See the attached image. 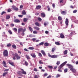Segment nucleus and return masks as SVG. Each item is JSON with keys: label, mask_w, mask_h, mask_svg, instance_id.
<instances>
[{"label": "nucleus", "mask_w": 78, "mask_h": 78, "mask_svg": "<svg viewBox=\"0 0 78 78\" xmlns=\"http://www.w3.org/2000/svg\"><path fill=\"white\" fill-rule=\"evenodd\" d=\"M44 46H46V47H48V46H49V43L47 42H46L44 44Z\"/></svg>", "instance_id": "19"}, {"label": "nucleus", "mask_w": 78, "mask_h": 78, "mask_svg": "<svg viewBox=\"0 0 78 78\" xmlns=\"http://www.w3.org/2000/svg\"><path fill=\"white\" fill-rule=\"evenodd\" d=\"M6 12L5 11H3L1 13V15H3V14H6Z\"/></svg>", "instance_id": "43"}, {"label": "nucleus", "mask_w": 78, "mask_h": 78, "mask_svg": "<svg viewBox=\"0 0 78 78\" xmlns=\"http://www.w3.org/2000/svg\"><path fill=\"white\" fill-rule=\"evenodd\" d=\"M26 56L27 59H28V60L29 59H30V56H29V55H26Z\"/></svg>", "instance_id": "25"}, {"label": "nucleus", "mask_w": 78, "mask_h": 78, "mask_svg": "<svg viewBox=\"0 0 78 78\" xmlns=\"http://www.w3.org/2000/svg\"><path fill=\"white\" fill-rule=\"evenodd\" d=\"M21 70L22 71L21 73L22 74H23V75H26L27 74V73L26 72L24 71V70L23 69H21Z\"/></svg>", "instance_id": "6"}, {"label": "nucleus", "mask_w": 78, "mask_h": 78, "mask_svg": "<svg viewBox=\"0 0 78 78\" xmlns=\"http://www.w3.org/2000/svg\"><path fill=\"white\" fill-rule=\"evenodd\" d=\"M61 13L62 15H65L66 14V11H62Z\"/></svg>", "instance_id": "21"}, {"label": "nucleus", "mask_w": 78, "mask_h": 78, "mask_svg": "<svg viewBox=\"0 0 78 78\" xmlns=\"http://www.w3.org/2000/svg\"><path fill=\"white\" fill-rule=\"evenodd\" d=\"M34 28L35 30H37V31H39V30H40V28H39L37 27H36V26L34 27Z\"/></svg>", "instance_id": "13"}, {"label": "nucleus", "mask_w": 78, "mask_h": 78, "mask_svg": "<svg viewBox=\"0 0 78 78\" xmlns=\"http://www.w3.org/2000/svg\"><path fill=\"white\" fill-rule=\"evenodd\" d=\"M60 37L61 39H63V38H64L65 36H64L63 33H61L60 35Z\"/></svg>", "instance_id": "4"}, {"label": "nucleus", "mask_w": 78, "mask_h": 78, "mask_svg": "<svg viewBox=\"0 0 78 78\" xmlns=\"http://www.w3.org/2000/svg\"><path fill=\"white\" fill-rule=\"evenodd\" d=\"M35 25L36 26H37V27H40V24L38 22H35Z\"/></svg>", "instance_id": "18"}, {"label": "nucleus", "mask_w": 78, "mask_h": 78, "mask_svg": "<svg viewBox=\"0 0 78 78\" xmlns=\"http://www.w3.org/2000/svg\"><path fill=\"white\" fill-rule=\"evenodd\" d=\"M51 78V75H49L47 77V78Z\"/></svg>", "instance_id": "61"}, {"label": "nucleus", "mask_w": 78, "mask_h": 78, "mask_svg": "<svg viewBox=\"0 0 78 78\" xmlns=\"http://www.w3.org/2000/svg\"><path fill=\"white\" fill-rule=\"evenodd\" d=\"M34 78H38L37 75H35V76H34Z\"/></svg>", "instance_id": "51"}, {"label": "nucleus", "mask_w": 78, "mask_h": 78, "mask_svg": "<svg viewBox=\"0 0 78 78\" xmlns=\"http://www.w3.org/2000/svg\"><path fill=\"white\" fill-rule=\"evenodd\" d=\"M23 5H21L20 6V8L21 10H22V9H23Z\"/></svg>", "instance_id": "41"}, {"label": "nucleus", "mask_w": 78, "mask_h": 78, "mask_svg": "<svg viewBox=\"0 0 78 78\" xmlns=\"http://www.w3.org/2000/svg\"><path fill=\"white\" fill-rule=\"evenodd\" d=\"M10 18V16L9 15H7L6 16V19H9Z\"/></svg>", "instance_id": "38"}, {"label": "nucleus", "mask_w": 78, "mask_h": 78, "mask_svg": "<svg viewBox=\"0 0 78 78\" xmlns=\"http://www.w3.org/2000/svg\"><path fill=\"white\" fill-rule=\"evenodd\" d=\"M55 44L57 45H61V44L58 42H55Z\"/></svg>", "instance_id": "28"}, {"label": "nucleus", "mask_w": 78, "mask_h": 78, "mask_svg": "<svg viewBox=\"0 0 78 78\" xmlns=\"http://www.w3.org/2000/svg\"><path fill=\"white\" fill-rule=\"evenodd\" d=\"M44 42H41V43H40L39 44V45H44Z\"/></svg>", "instance_id": "37"}, {"label": "nucleus", "mask_w": 78, "mask_h": 78, "mask_svg": "<svg viewBox=\"0 0 78 78\" xmlns=\"http://www.w3.org/2000/svg\"><path fill=\"white\" fill-rule=\"evenodd\" d=\"M24 51H29L28 50V49H27V48H25L24 49Z\"/></svg>", "instance_id": "49"}, {"label": "nucleus", "mask_w": 78, "mask_h": 78, "mask_svg": "<svg viewBox=\"0 0 78 78\" xmlns=\"http://www.w3.org/2000/svg\"><path fill=\"white\" fill-rule=\"evenodd\" d=\"M29 29L31 31V32H33V29L31 28V27H29Z\"/></svg>", "instance_id": "30"}, {"label": "nucleus", "mask_w": 78, "mask_h": 78, "mask_svg": "<svg viewBox=\"0 0 78 78\" xmlns=\"http://www.w3.org/2000/svg\"><path fill=\"white\" fill-rule=\"evenodd\" d=\"M39 64H42V60H40L39 61Z\"/></svg>", "instance_id": "63"}, {"label": "nucleus", "mask_w": 78, "mask_h": 78, "mask_svg": "<svg viewBox=\"0 0 78 78\" xmlns=\"http://www.w3.org/2000/svg\"><path fill=\"white\" fill-rule=\"evenodd\" d=\"M61 76V75H60L59 74H57V75L56 76V78H58L59 77H60Z\"/></svg>", "instance_id": "40"}, {"label": "nucleus", "mask_w": 78, "mask_h": 78, "mask_svg": "<svg viewBox=\"0 0 78 78\" xmlns=\"http://www.w3.org/2000/svg\"><path fill=\"white\" fill-rule=\"evenodd\" d=\"M13 9L14 10H15L16 11H17L18 10V8L16 7L15 6H14L13 7Z\"/></svg>", "instance_id": "23"}, {"label": "nucleus", "mask_w": 78, "mask_h": 78, "mask_svg": "<svg viewBox=\"0 0 78 78\" xmlns=\"http://www.w3.org/2000/svg\"><path fill=\"white\" fill-rule=\"evenodd\" d=\"M34 71H35V72H37V69L36 68H34Z\"/></svg>", "instance_id": "52"}, {"label": "nucleus", "mask_w": 78, "mask_h": 78, "mask_svg": "<svg viewBox=\"0 0 78 78\" xmlns=\"http://www.w3.org/2000/svg\"><path fill=\"white\" fill-rule=\"evenodd\" d=\"M14 22L16 23H18L20 22V20L18 19H16L14 20Z\"/></svg>", "instance_id": "15"}, {"label": "nucleus", "mask_w": 78, "mask_h": 78, "mask_svg": "<svg viewBox=\"0 0 78 78\" xmlns=\"http://www.w3.org/2000/svg\"><path fill=\"white\" fill-rule=\"evenodd\" d=\"M48 68L50 69H53V66H48Z\"/></svg>", "instance_id": "36"}, {"label": "nucleus", "mask_w": 78, "mask_h": 78, "mask_svg": "<svg viewBox=\"0 0 78 78\" xmlns=\"http://www.w3.org/2000/svg\"><path fill=\"white\" fill-rule=\"evenodd\" d=\"M3 55L4 56H5V57H6V56H8V52L7 50H4L3 52Z\"/></svg>", "instance_id": "2"}, {"label": "nucleus", "mask_w": 78, "mask_h": 78, "mask_svg": "<svg viewBox=\"0 0 78 78\" xmlns=\"http://www.w3.org/2000/svg\"><path fill=\"white\" fill-rule=\"evenodd\" d=\"M16 59H20V57L19 56H18L17 57H16Z\"/></svg>", "instance_id": "54"}, {"label": "nucleus", "mask_w": 78, "mask_h": 78, "mask_svg": "<svg viewBox=\"0 0 78 78\" xmlns=\"http://www.w3.org/2000/svg\"><path fill=\"white\" fill-rule=\"evenodd\" d=\"M29 50H34V48L33 47H29L28 48Z\"/></svg>", "instance_id": "34"}, {"label": "nucleus", "mask_w": 78, "mask_h": 78, "mask_svg": "<svg viewBox=\"0 0 78 78\" xmlns=\"http://www.w3.org/2000/svg\"><path fill=\"white\" fill-rule=\"evenodd\" d=\"M55 50H56V48H52L51 50V52H52V53H54Z\"/></svg>", "instance_id": "29"}, {"label": "nucleus", "mask_w": 78, "mask_h": 78, "mask_svg": "<svg viewBox=\"0 0 78 78\" xmlns=\"http://www.w3.org/2000/svg\"><path fill=\"white\" fill-rule=\"evenodd\" d=\"M22 14L23 15H26V14H27V13H26V12H25V10H23L22 12Z\"/></svg>", "instance_id": "31"}, {"label": "nucleus", "mask_w": 78, "mask_h": 78, "mask_svg": "<svg viewBox=\"0 0 78 78\" xmlns=\"http://www.w3.org/2000/svg\"><path fill=\"white\" fill-rule=\"evenodd\" d=\"M7 46L8 47H11V44L10 43H9V44H7Z\"/></svg>", "instance_id": "42"}, {"label": "nucleus", "mask_w": 78, "mask_h": 78, "mask_svg": "<svg viewBox=\"0 0 78 78\" xmlns=\"http://www.w3.org/2000/svg\"><path fill=\"white\" fill-rule=\"evenodd\" d=\"M9 64H10V65L12 66H15L14 64V62H11V61H9Z\"/></svg>", "instance_id": "11"}, {"label": "nucleus", "mask_w": 78, "mask_h": 78, "mask_svg": "<svg viewBox=\"0 0 78 78\" xmlns=\"http://www.w3.org/2000/svg\"><path fill=\"white\" fill-rule=\"evenodd\" d=\"M51 58H58V57L56 55H54L51 56Z\"/></svg>", "instance_id": "17"}, {"label": "nucleus", "mask_w": 78, "mask_h": 78, "mask_svg": "<svg viewBox=\"0 0 78 78\" xmlns=\"http://www.w3.org/2000/svg\"><path fill=\"white\" fill-rule=\"evenodd\" d=\"M28 20V18H24L23 19V21H24V22H26Z\"/></svg>", "instance_id": "26"}, {"label": "nucleus", "mask_w": 78, "mask_h": 78, "mask_svg": "<svg viewBox=\"0 0 78 78\" xmlns=\"http://www.w3.org/2000/svg\"><path fill=\"white\" fill-rule=\"evenodd\" d=\"M12 47L13 48H14V49H16V45L14 44L12 45Z\"/></svg>", "instance_id": "39"}, {"label": "nucleus", "mask_w": 78, "mask_h": 78, "mask_svg": "<svg viewBox=\"0 0 78 78\" xmlns=\"http://www.w3.org/2000/svg\"><path fill=\"white\" fill-rule=\"evenodd\" d=\"M9 69H6L4 70V72H7V71H9Z\"/></svg>", "instance_id": "53"}, {"label": "nucleus", "mask_w": 78, "mask_h": 78, "mask_svg": "<svg viewBox=\"0 0 78 78\" xmlns=\"http://www.w3.org/2000/svg\"><path fill=\"white\" fill-rule=\"evenodd\" d=\"M47 8L48 11H50V7H49V6H48Z\"/></svg>", "instance_id": "48"}, {"label": "nucleus", "mask_w": 78, "mask_h": 78, "mask_svg": "<svg viewBox=\"0 0 78 78\" xmlns=\"http://www.w3.org/2000/svg\"><path fill=\"white\" fill-rule=\"evenodd\" d=\"M20 31H22L23 32H24L26 31V29H23V28H20Z\"/></svg>", "instance_id": "14"}, {"label": "nucleus", "mask_w": 78, "mask_h": 78, "mask_svg": "<svg viewBox=\"0 0 78 78\" xmlns=\"http://www.w3.org/2000/svg\"><path fill=\"white\" fill-rule=\"evenodd\" d=\"M41 15L42 17H45V14L44 12L41 13Z\"/></svg>", "instance_id": "10"}, {"label": "nucleus", "mask_w": 78, "mask_h": 78, "mask_svg": "<svg viewBox=\"0 0 78 78\" xmlns=\"http://www.w3.org/2000/svg\"><path fill=\"white\" fill-rule=\"evenodd\" d=\"M33 33H34V34H37V31H36V30H35L33 32Z\"/></svg>", "instance_id": "47"}, {"label": "nucleus", "mask_w": 78, "mask_h": 78, "mask_svg": "<svg viewBox=\"0 0 78 78\" xmlns=\"http://www.w3.org/2000/svg\"><path fill=\"white\" fill-rule=\"evenodd\" d=\"M8 73V72L4 73L2 75L3 76H6Z\"/></svg>", "instance_id": "22"}, {"label": "nucleus", "mask_w": 78, "mask_h": 78, "mask_svg": "<svg viewBox=\"0 0 78 78\" xmlns=\"http://www.w3.org/2000/svg\"><path fill=\"white\" fill-rule=\"evenodd\" d=\"M13 30H14V31H15L16 32L17 31V29L16 28H13Z\"/></svg>", "instance_id": "58"}, {"label": "nucleus", "mask_w": 78, "mask_h": 78, "mask_svg": "<svg viewBox=\"0 0 78 78\" xmlns=\"http://www.w3.org/2000/svg\"><path fill=\"white\" fill-rule=\"evenodd\" d=\"M66 65L69 67V68L70 69L71 71L72 70V69H73V66H72L71 65H70L69 64H66Z\"/></svg>", "instance_id": "3"}, {"label": "nucleus", "mask_w": 78, "mask_h": 78, "mask_svg": "<svg viewBox=\"0 0 78 78\" xmlns=\"http://www.w3.org/2000/svg\"><path fill=\"white\" fill-rule=\"evenodd\" d=\"M38 20L39 21H42V19L40 17H38Z\"/></svg>", "instance_id": "44"}, {"label": "nucleus", "mask_w": 78, "mask_h": 78, "mask_svg": "<svg viewBox=\"0 0 78 78\" xmlns=\"http://www.w3.org/2000/svg\"><path fill=\"white\" fill-rule=\"evenodd\" d=\"M76 12H77V10H74V11H73V13H76Z\"/></svg>", "instance_id": "57"}, {"label": "nucleus", "mask_w": 78, "mask_h": 78, "mask_svg": "<svg viewBox=\"0 0 78 78\" xmlns=\"http://www.w3.org/2000/svg\"><path fill=\"white\" fill-rule=\"evenodd\" d=\"M48 75V74L47 73H44V76H47Z\"/></svg>", "instance_id": "56"}, {"label": "nucleus", "mask_w": 78, "mask_h": 78, "mask_svg": "<svg viewBox=\"0 0 78 78\" xmlns=\"http://www.w3.org/2000/svg\"><path fill=\"white\" fill-rule=\"evenodd\" d=\"M76 64H78V61H77L76 62Z\"/></svg>", "instance_id": "64"}, {"label": "nucleus", "mask_w": 78, "mask_h": 78, "mask_svg": "<svg viewBox=\"0 0 78 78\" xmlns=\"http://www.w3.org/2000/svg\"><path fill=\"white\" fill-rule=\"evenodd\" d=\"M38 56H39V57H42V54H41V53H39Z\"/></svg>", "instance_id": "45"}, {"label": "nucleus", "mask_w": 78, "mask_h": 78, "mask_svg": "<svg viewBox=\"0 0 78 78\" xmlns=\"http://www.w3.org/2000/svg\"><path fill=\"white\" fill-rule=\"evenodd\" d=\"M15 55L16 57H17V56H19L18 55V54L17 53H15Z\"/></svg>", "instance_id": "60"}, {"label": "nucleus", "mask_w": 78, "mask_h": 78, "mask_svg": "<svg viewBox=\"0 0 78 78\" xmlns=\"http://www.w3.org/2000/svg\"><path fill=\"white\" fill-rule=\"evenodd\" d=\"M60 63H61V61H57L56 63V64L57 65V66H59V65L60 64Z\"/></svg>", "instance_id": "33"}, {"label": "nucleus", "mask_w": 78, "mask_h": 78, "mask_svg": "<svg viewBox=\"0 0 78 78\" xmlns=\"http://www.w3.org/2000/svg\"><path fill=\"white\" fill-rule=\"evenodd\" d=\"M58 20H59L60 21H61L62 20V17L60 16H59L58 17Z\"/></svg>", "instance_id": "20"}, {"label": "nucleus", "mask_w": 78, "mask_h": 78, "mask_svg": "<svg viewBox=\"0 0 78 78\" xmlns=\"http://www.w3.org/2000/svg\"><path fill=\"white\" fill-rule=\"evenodd\" d=\"M65 23L66 24V25L67 26H68L69 25V20L67 18H66V19Z\"/></svg>", "instance_id": "5"}, {"label": "nucleus", "mask_w": 78, "mask_h": 78, "mask_svg": "<svg viewBox=\"0 0 78 78\" xmlns=\"http://www.w3.org/2000/svg\"><path fill=\"white\" fill-rule=\"evenodd\" d=\"M57 66H55L54 68V70H55V69H57Z\"/></svg>", "instance_id": "62"}, {"label": "nucleus", "mask_w": 78, "mask_h": 78, "mask_svg": "<svg viewBox=\"0 0 78 78\" xmlns=\"http://www.w3.org/2000/svg\"><path fill=\"white\" fill-rule=\"evenodd\" d=\"M2 64H4V67H7L8 66H6V62L5 61H3L2 62Z\"/></svg>", "instance_id": "8"}, {"label": "nucleus", "mask_w": 78, "mask_h": 78, "mask_svg": "<svg viewBox=\"0 0 78 78\" xmlns=\"http://www.w3.org/2000/svg\"><path fill=\"white\" fill-rule=\"evenodd\" d=\"M11 10L10 9H8L7 10L8 12H11Z\"/></svg>", "instance_id": "50"}, {"label": "nucleus", "mask_w": 78, "mask_h": 78, "mask_svg": "<svg viewBox=\"0 0 78 78\" xmlns=\"http://www.w3.org/2000/svg\"><path fill=\"white\" fill-rule=\"evenodd\" d=\"M41 53L43 54V56H46V54L45 53V51L44 50H41Z\"/></svg>", "instance_id": "7"}, {"label": "nucleus", "mask_w": 78, "mask_h": 78, "mask_svg": "<svg viewBox=\"0 0 78 78\" xmlns=\"http://www.w3.org/2000/svg\"><path fill=\"white\" fill-rule=\"evenodd\" d=\"M8 32L10 34H12V32L11 30H9L8 31Z\"/></svg>", "instance_id": "32"}, {"label": "nucleus", "mask_w": 78, "mask_h": 78, "mask_svg": "<svg viewBox=\"0 0 78 78\" xmlns=\"http://www.w3.org/2000/svg\"><path fill=\"white\" fill-rule=\"evenodd\" d=\"M52 6L53 8H55V4L54 3L52 4Z\"/></svg>", "instance_id": "55"}, {"label": "nucleus", "mask_w": 78, "mask_h": 78, "mask_svg": "<svg viewBox=\"0 0 78 78\" xmlns=\"http://www.w3.org/2000/svg\"><path fill=\"white\" fill-rule=\"evenodd\" d=\"M73 73H76V70L75 69L73 68L72 71Z\"/></svg>", "instance_id": "27"}, {"label": "nucleus", "mask_w": 78, "mask_h": 78, "mask_svg": "<svg viewBox=\"0 0 78 78\" xmlns=\"http://www.w3.org/2000/svg\"><path fill=\"white\" fill-rule=\"evenodd\" d=\"M67 61H65V62H64L62 64H61L58 67V72H62V70H61V69H62V67H63L64 66L67 64Z\"/></svg>", "instance_id": "1"}, {"label": "nucleus", "mask_w": 78, "mask_h": 78, "mask_svg": "<svg viewBox=\"0 0 78 78\" xmlns=\"http://www.w3.org/2000/svg\"><path fill=\"white\" fill-rule=\"evenodd\" d=\"M73 33H75V31H72V32L70 33V34H69L70 37H72V36H73Z\"/></svg>", "instance_id": "9"}, {"label": "nucleus", "mask_w": 78, "mask_h": 78, "mask_svg": "<svg viewBox=\"0 0 78 78\" xmlns=\"http://www.w3.org/2000/svg\"><path fill=\"white\" fill-rule=\"evenodd\" d=\"M30 55L33 57V58H36V56L34 53H32V54H31Z\"/></svg>", "instance_id": "12"}, {"label": "nucleus", "mask_w": 78, "mask_h": 78, "mask_svg": "<svg viewBox=\"0 0 78 78\" xmlns=\"http://www.w3.org/2000/svg\"><path fill=\"white\" fill-rule=\"evenodd\" d=\"M70 8H72V9H73V8H74V7H73V6L72 5L70 6Z\"/></svg>", "instance_id": "59"}, {"label": "nucleus", "mask_w": 78, "mask_h": 78, "mask_svg": "<svg viewBox=\"0 0 78 78\" xmlns=\"http://www.w3.org/2000/svg\"><path fill=\"white\" fill-rule=\"evenodd\" d=\"M41 8V5L37 6L36 8V9H40Z\"/></svg>", "instance_id": "16"}, {"label": "nucleus", "mask_w": 78, "mask_h": 78, "mask_svg": "<svg viewBox=\"0 0 78 78\" xmlns=\"http://www.w3.org/2000/svg\"><path fill=\"white\" fill-rule=\"evenodd\" d=\"M67 71H68V69L67 68L65 69H64V72L66 73V72H67Z\"/></svg>", "instance_id": "35"}, {"label": "nucleus", "mask_w": 78, "mask_h": 78, "mask_svg": "<svg viewBox=\"0 0 78 78\" xmlns=\"http://www.w3.org/2000/svg\"><path fill=\"white\" fill-rule=\"evenodd\" d=\"M67 53H68V51L67 50H66L65 51H64V52H63L64 55H67Z\"/></svg>", "instance_id": "24"}, {"label": "nucleus", "mask_w": 78, "mask_h": 78, "mask_svg": "<svg viewBox=\"0 0 78 78\" xmlns=\"http://www.w3.org/2000/svg\"><path fill=\"white\" fill-rule=\"evenodd\" d=\"M25 64L26 66H28V62H27V61H25Z\"/></svg>", "instance_id": "46"}]
</instances>
